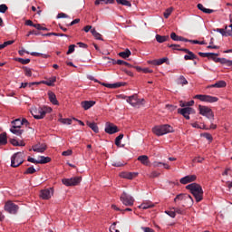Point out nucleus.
Wrapping results in <instances>:
<instances>
[{
    "label": "nucleus",
    "mask_w": 232,
    "mask_h": 232,
    "mask_svg": "<svg viewBox=\"0 0 232 232\" xmlns=\"http://www.w3.org/2000/svg\"><path fill=\"white\" fill-rule=\"evenodd\" d=\"M47 95L49 97L50 102H52L54 106H59V101L57 100L55 92L48 91Z\"/></svg>",
    "instance_id": "obj_18"
},
{
    "label": "nucleus",
    "mask_w": 232,
    "mask_h": 232,
    "mask_svg": "<svg viewBox=\"0 0 232 232\" xmlns=\"http://www.w3.org/2000/svg\"><path fill=\"white\" fill-rule=\"evenodd\" d=\"M75 52V44L69 45V49L66 53L67 55H70V53H73Z\"/></svg>",
    "instance_id": "obj_57"
},
{
    "label": "nucleus",
    "mask_w": 232,
    "mask_h": 232,
    "mask_svg": "<svg viewBox=\"0 0 232 232\" xmlns=\"http://www.w3.org/2000/svg\"><path fill=\"white\" fill-rule=\"evenodd\" d=\"M9 142H10V144H12L13 146H20V145H19V141H18L17 140H15V139H11V140H9Z\"/></svg>",
    "instance_id": "obj_62"
},
{
    "label": "nucleus",
    "mask_w": 232,
    "mask_h": 232,
    "mask_svg": "<svg viewBox=\"0 0 232 232\" xmlns=\"http://www.w3.org/2000/svg\"><path fill=\"white\" fill-rule=\"evenodd\" d=\"M226 86H227V83L226 82V81L221 80L217 82L214 84L208 85L207 88H226Z\"/></svg>",
    "instance_id": "obj_21"
},
{
    "label": "nucleus",
    "mask_w": 232,
    "mask_h": 232,
    "mask_svg": "<svg viewBox=\"0 0 232 232\" xmlns=\"http://www.w3.org/2000/svg\"><path fill=\"white\" fill-rule=\"evenodd\" d=\"M197 180V175H188L180 179V184H189V182H195Z\"/></svg>",
    "instance_id": "obj_16"
},
{
    "label": "nucleus",
    "mask_w": 232,
    "mask_h": 232,
    "mask_svg": "<svg viewBox=\"0 0 232 232\" xmlns=\"http://www.w3.org/2000/svg\"><path fill=\"white\" fill-rule=\"evenodd\" d=\"M8 12V5L2 4L0 5V14H6Z\"/></svg>",
    "instance_id": "obj_52"
},
{
    "label": "nucleus",
    "mask_w": 232,
    "mask_h": 232,
    "mask_svg": "<svg viewBox=\"0 0 232 232\" xmlns=\"http://www.w3.org/2000/svg\"><path fill=\"white\" fill-rule=\"evenodd\" d=\"M199 57H208L214 61V63H220V64H226V66H232V60L226 58H218V53H198Z\"/></svg>",
    "instance_id": "obj_2"
},
{
    "label": "nucleus",
    "mask_w": 232,
    "mask_h": 232,
    "mask_svg": "<svg viewBox=\"0 0 232 232\" xmlns=\"http://www.w3.org/2000/svg\"><path fill=\"white\" fill-rule=\"evenodd\" d=\"M31 114L36 121H41V119H44L45 117L44 109H43V107H34L31 110Z\"/></svg>",
    "instance_id": "obj_8"
},
{
    "label": "nucleus",
    "mask_w": 232,
    "mask_h": 232,
    "mask_svg": "<svg viewBox=\"0 0 232 232\" xmlns=\"http://www.w3.org/2000/svg\"><path fill=\"white\" fill-rule=\"evenodd\" d=\"M197 8L199 9L200 12H203V14H213L214 12L212 9H208L204 7L202 4H198Z\"/></svg>",
    "instance_id": "obj_34"
},
{
    "label": "nucleus",
    "mask_w": 232,
    "mask_h": 232,
    "mask_svg": "<svg viewBox=\"0 0 232 232\" xmlns=\"http://www.w3.org/2000/svg\"><path fill=\"white\" fill-rule=\"evenodd\" d=\"M186 189H188L193 195L196 202H201L204 199V190L202 186L198 183H191L186 186Z\"/></svg>",
    "instance_id": "obj_1"
},
{
    "label": "nucleus",
    "mask_w": 232,
    "mask_h": 232,
    "mask_svg": "<svg viewBox=\"0 0 232 232\" xmlns=\"http://www.w3.org/2000/svg\"><path fill=\"white\" fill-rule=\"evenodd\" d=\"M178 52H184L185 53H188L184 56L185 61H194V59H197L198 61L199 60L198 56L188 48L178 49Z\"/></svg>",
    "instance_id": "obj_13"
},
{
    "label": "nucleus",
    "mask_w": 232,
    "mask_h": 232,
    "mask_svg": "<svg viewBox=\"0 0 232 232\" xmlns=\"http://www.w3.org/2000/svg\"><path fill=\"white\" fill-rule=\"evenodd\" d=\"M138 160L143 164V166H150V158L146 155L138 157Z\"/></svg>",
    "instance_id": "obj_25"
},
{
    "label": "nucleus",
    "mask_w": 232,
    "mask_h": 232,
    "mask_svg": "<svg viewBox=\"0 0 232 232\" xmlns=\"http://www.w3.org/2000/svg\"><path fill=\"white\" fill-rule=\"evenodd\" d=\"M115 0H95L94 5L99 6V5H113Z\"/></svg>",
    "instance_id": "obj_32"
},
{
    "label": "nucleus",
    "mask_w": 232,
    "mask_h": 232,
    "mask_svg": "<svg viewBox=\"0 0 232 232\" xmlns=\"http://www.w3.org/2000/svg\"><path fill=\"white\" fill-rule=\"evenodd\" d=\"M11 124L13 125L12 128H18L21 129V126H23V123H21V119H15L14 120Z\"/></svg>",
    "instance_id": "obj_40"
},
{
    "label": "nucleus",
    "mask_w": 232,
    "mask_h": 232,
    "mask_svg": "<svg viewBox=\"0 0 232 232\" xmlns=\"http://www.w3.org/2000/svg\"><path fill=\"white\" fill-rule=\"evenodd\" d=\"M202 137H205L208 140L213 141V136L210 133L205 132L201 134Z\"/></svg>",
    "instance_id": "obj_56"
},
{
    "label": "nucleus",
    "mask_w": 232,
    "mask_h": 232,
    "mask_svg": "<svg viewBox=\"0 0 232 232\" xmlns=\"http://www.w3.org/2000/svg\"><path fill=\"white\" fill-rule=\"evenodd\" d=\"M151 208H155V204L151 201L143 202L139 206L140 209H151Z\"/></svg>",
    "instance_id": "obj_24"
},
{
    "label": "nucleus",
    "mask_w": 232,
    "mask_h": 232,
    "mask_svg": "<svg viewBox=\"0 0 232 232\" xmlns=\"http://www.w3.org/2000/svg\"><path fill=\"white\" fill-rule=\"evenodd\" d=\"M53 197V188H44L40 191L42 200H50Z\"/></svg>",
    "instance_id": "obj_10"
},
{
    "label": "nucleus",
    "mask_w": 232,
    "mask_h": 232,
    "mask_svg": "<svg viewBox=\"0 0 232 232\" xmlns=\"http://www.w3.org/2000/svg\"><path fill=\"white\" fill-rule=\"evenodd\" d=\"M73 151L72 150H64L62 155L63 157H70V155H72Z\"/></svg>",
    "instance_id": "obj_61"
},
{
    "label": "nucleus",
    "mask_w": 232,
    "mask_h": 232,
    "mask_svg": "<svg viewBox=\"0 0 232 232\" xmlns=\"http://www.w3.org/2000/svg\"><path fill=\"white\" fill-rule=\"evenodd\" d=\"M152 133L158 137L166 135L167 133H173V127L169 124L155 126L152 129Z\"/></svg>",
    "instance_id": "obj_3"
},
{
    "label": "nucleus",
    "mask_w": 232,
    "mask_h": 232,
    "mask_svg": "<svg viewBox=\"0 0 232 232\" xmlns=\"http://www.w3.org/2000/svg\"><path fill=\"white\" fill-rule=\"evenodd\" d=\"M30 55H33L34 57H43L44 59H48V57H50V55L48 54H44L36 52H32Z\"/></svg>",
    "instance_id": "obj_43"
},
{
    "label": "nucleus",
    "mask_w": 232,
    "mask_h": 232,
    "mask_svg": "<svg viewBox=\"0 0 232 232\" xmlns=\"http://www.w3.org/2000/svg\"><path fill=\"white\" fill-rule=\"evenodd\" d=\"M139 175V173L137 172H121L120 174V177L121 179H127L128 180H132V179H135V177H137Z\"/></svg>",
    "instance_id": "obj_19"
},
{
    "label": "nucleus",
    "mask_w": 232,
    "mask_h": 232,
    "mask_svg": "<svg viewBox=\"0 0 232 232\" xmlns=\"http://www.w3.org/2000/svg\"><path fill=\"white\" fill-rule=\"evenodd\" d=\"M120 199L124 206H133V204H135V199L133 198V197H131L126 192H123L121 194Z\"/></svg>",
    "instance_id": "obj_9"
},
{
    "label": "nucleus",
    "mask_w": 232,
    "mask_h": 232,
    "mask_svg": "<svg viewBox=\"0 0 232 232\" xmlns=\"http://www.w3.org/2000/svg\"><path fill=\"white\" fill-rule=\"evenodd\" d=\"M10 44H14V40H9L5 42L4 44H0V48L5 49L6 46H10Z\"/></svg>",
    "instance_id": "obj_54"
},
{
    "label": "nucleus",
    "mask_w": 232,
    "mask_h": 232,
    "mask_svg": "<svg viewBox=\"0 0 232 232\" xmlns=\"http://www.w3.org/2000/svg\"><path fill=\"white\" fill-rule=\"evenodd\" d=\"M120 57H121L122 59H128V57H130V55H131V51H130V49H126L124 52H121L118 54Z\"/></svg>",
    "instance_id": "obj_37"
},
{
    "label": "nucleus",
    "mask_w": 232,
    "mask_h": 232,
    "mask_svg": "<svg viewBox=\"0 0 232 232\" xmlns=\"http://www.w3.org/2000/svg\"><path fill=\"white\" fill-rule=\"evenodd\" d=\"M173 10V7H169L165 10V12L163 13V16L165 17V19H168L171 15Z\"/></svg>",
    "instance_id": "obj_44"
},
{
    "label": "nucleus",
    "mask_w": 232,
    "mask_h": 232,
    "mask_svg": "<svg viewBox=\"0 0 232 232\" xmlns=\"http://www.w3.org/2000/svg\"><path fill=\"white\" fill-rule=\"evenodd\" d=\"M178 86H186V84H188V80L186 79V77H184V75H180L177 81H176Z\"/></svg>",
    "instance_id": "obj_30"
},
{
    "label": "nucleus",
    "mask_w": 232,
    "mask_h": 232,
    "mask_svg": "<svg viewBox=\"0 0 232 232\" xmlns=\"http://www.w3.org/2000/svg\"><path fill=\"white\" fill-rule=\"evenodd\" d=\"M124 139V134L121 133L119 136L115 138V146L121 148V140Z\"/></svg>",
    "instance_id": "obj_42"
},
{
    "label": "nucleus",
    "mask_w": 232,
    "mask_h": 232,
    "mask_svg": "<svg viewBox=\"0 0 232 232\" xmlns=\"http://www.w3.org/2000/svg\"><path fill=\"white\" fill-rule=\"evenodd\" d=\"M72 178L71 179H62V184H63L64 186H67V187H72L73 184V182L72 181Z\"/></svg>",
    "instance_id": "obj_47"
},
{
    "label": "nucleus",
    "mask_w": 232,
    "mask_h": 232,
    "mask_svg": "<svg viewBox=\"0 0 232 232\" xmlns=\"http://www.w3.org/2000/svg\"><path fill=\"white\" fill-rule=\"evenodd\" d=\"M115 226H117V223H116V222H114V223L112 224V227H110V231H111V232H121V231H119V230H117V229L115 228Z\"/></svg>",
    "instance_id": "obj_64"
},
{
    "label": "nucleus",
    "mask_w": 232,
    "mask_h": 232,
    "mask_svg": "<svg viewBox=\"0 0 232 232\" xmlns=\"http://www.w3.org/2000/svg\"><path fill=\"white\" fill-rule=\"evenodd\" d=\"M41 82L46 86H55V82H57V77L53 76L48 81H41Z\"/></svg>",
    "instance_id": "obj_22"
},
{
    "label": "nucleus",
    "mask_w": 232,
    "mask_h": 232,
    "mask_svg": "<svg viewBox=\"0 0 232 232\" xmlns=\"http://www.w3.org/2000/svg\"><path fill=\"white\" fill-rule=\"evenodd\" d=\"M5 211L10 213V215H17L19 211V206L15 205L14 201L8 200L5 204Z\"/></svg>",
    "instance_id": "obj_7"
},
{
    "label": "nucleus",
    "mask_w": 232,
    "mask_h": 232,
    "mask_svg": "<svg viewBox=\"0 0 232 232\" xmlns=\"http://www.w3.org/2000/svg\"><path fill=\"white\" fill-rule=\"evenodd\" d=\"M198 110L199 115L207 117V119H209V121H215V113L213 112V110H211V108L204 105H198Z\"/></svg>",
    "instance_id": "obj_6"
},
{
    "label": "nucleus",
    "mask_w": 232,
    "mask_h": 232,
    "mask_svg": "<svg viewBox=\"0 0 232 232\" xmlns=\"http://www.w3.org/2000/svg\"><path fill=\"white\" fill-rule=\"evenodd\" d=\"M82 107L83 110H90L92 106H95V102L94 101H84L82 102Z\"/></svg>",
    "instance_id": "obj_23"
},
{
    "label": "nucleus",
    "mask_w": 232,
    "mask_h": 232,
    "mask_svg": "<svg viewBox=\"0 0 232 232\" xmlns=\"http://www.w3.org/2000/svg\"><path fill=\"white\" fill-rule=\"evenodd\" d=\"M59 122H62V124H72V119L70 118H60Z\"/></svg>",
    "instance_id": "obj_48"
},
{
    "label": "nucleus",
    "mask_w": 232,
    "mask_h": 232,
    "mask_svg": "<svg viewBox=\"0 0 232 232\" xmlns=\"http://www.w3.org/2000/svg\"><path fill=\"white\" fill-rule=\"evenodd\" d=\"M142 101H144V99L142 100L139 99L138 94H133L131 96H129L127 99V102H129V104H130L131 106H139V104H140Z\"/></svg>",
    "instance_id": "obj_14"
},
{
    "label": "nucleus",
    "mask_w": 232,
    "mask_h": 232,
    "mask_svg": "<svg viewBox=\"0 0 232 232\" xmlns=\"http://www.w3.org/2000/svg\"><path fill=\"white\" fill-rule=\"evenodd\" d=\"M118 5H121L122 6H129L131 7V2L128 0H116Z\"/></svg>",
    "instance_id": "obj_41"
},
{
    "label": "nucleus",
    "mask_w": 232,
    "mask_h": 232,
    "mask_svg": "<svg viewBox=\"0 0 232 232\" xmlns=\"http://www.w3.org/2000/svg\"><path fill=\"white\" fill-rule=\"evenodd\" d=\"M49 162H52V158L50 157L41 156L38 160V164H48Z\"/></svg>",
    "instance_id": "obj_36"
},
{
    "label": "nucleus",
    "mask_w": 232,
    "mask_h": 232,
    "mask_svg": "<svg viewBox=\"0 0 232 232\" xmlns=\"http://www.w3.org/2000/svg\"><path fill=\"white\" fill-rule=\"evenodd\" d=\"M217 32H218L219 34H221V35L225 36V37H231L232 34L231 31H227V25L225 26V29H217Z\"/></svg>",
    "instance_id": "obj_28"
},
{
    "label": "nucleus",
    "mask_w": 232,
    "mask_h": 232,
    "mask_svg": "<svg viewBox=\"0 0 232 232\" xmlns=\"http://www.w3.org/2000/svg\"><path fill=\"white\" fill-rule=\"evenodd\" d=\"M194 99H198L199 101L204 102L206 99V94H197L194 96Z\"/></svg>",
    "instance_id": "obj_58"
},
{
    "label": "nucleus",
    "mask_w": 232,
    "mask_h": 232,
    "mask_svg": "<svg viewBox=\"0 0 232 232\" xmlns=\"http://www.w3.org/2000/svg\"><path fill=\"white\" fill-rule=\"evenodd\" d=\"M170 39H172V41H181L182 43H188V41H189L188 38H184V36L178 35L175 32L170 34Z\"/></svg>",
    "instance_id": "obj_20"
},
{
    "label": "nucleus",
    "mask_w": 232,
    "mask_h": 232,
    "mask_svg": "<svg viewBox=\"0 0 232 232\" xmlns=\"http://www.w3.org/2000/svg\"><path fill=\"white\" fill-rule=\"evenodd\" d=\"M200 130H217V124L211 123L209 127L203 124V127H201Z\"/></svg>",
    "instance_id": "obj_51"
},
{
    "label": "nucleus",
    "mask_w": 232,
    "mask_h": 232,
    "mask_svg": "<svg viewBox=\"0 0 232 232\" xmlns=\"http://www.w3.org/2000/svg\"><path fill=\"white\" fill-rule=\"evenodd\" d=\"M156 41L160 44L166 43V41H169V35L156 34Z\"/></svg>",
    "instance_id": "obj_29"
},
{
    "label": "nucleus",
    "mask_w": 232,
    "mask_h": 232,
    "mask_svg": "<svg viewBox=\"0 0 232 232\" xmlns=\"http://www.w3.org/2000/svg\"><path fill=\"white\" fill-rule=\"evenodd\" d=\"M32 150L33 151H34L35 153H44V150H48V146H46V144H36V145H34L32 147Z\"/></svg>",
    "instance_id": "obj_17"
},
{
    "label": "nucleus",
    "mask_w": 232,
    "mask_h": 232,
    "mask_svg": "<svg viewBox=\"0 0 232 232\" xmlns=\"http://www.w3.org/2000/svg\"><path fill=\"white\" fill-rule=\"evenodd\" d=\"M168 48H172L173 51L177 50L179 52V50H180L181 48H177V46H180V44H167Z\"/></svg>",
    "instance_id": "obj_60"
},
{
    "label": "nucleus",
    "mask_w": 232,
    "mask_h": 232,
    "mask_svg": "<svg viewBox=\"0 0 232 232\" xmlns=\"http://www.w3.org/2000/svg\"><path fill=\"white\" fill-rule=\"evenodd\" d=\"M100 84H102V86H105V88L117 89L121 88V86H126L128 83L126 82H118L115 83L100 82Z\"/></svg>",
    "instance_id": "obj_15"
},
{
    "label": "nucleus",
    "mask_w": 232,
    "mask_h": 232,
    "mask_svg": "<svg viewBox=\"0 0 232 232\" xmlns=\"http://www.w3.org/2000/svg\"><path fill=\"white\" fill-rule=\"evenodd\" d=\"M71 179L72 181V183H71V185H72V186H79L81 184V182H82V177H81V176L73 177Z\"/></svg>",
    "instance_id": "obj_35"
},
{
    "label": "nucleus",
    "mask_w": 232,
    "mask_h": 232,
    "mask_svg": "<svg viewBox=\"0 0 232 232\" xmlns=\"http://www.w3.org/2000/svg\"><path fill=\"white\" fill-rule=\"evenodd\" d=\"M105 133H108L109 135H113L114 133H119L121 130H119V127L117 125L108 121L106 122V127L104 130Z\"/></svg>",
    "instance_id": "obj_12"
},
{
    "label": "nucleus",
    "mask_w": 232,
    "mask_h": 232,
    "mask_svg": "<svg viewBox=\"0 0 232 232\" xmlns=\"http://www.w3.org/2000/svg\"><path fill=\"white\" fill-rule=\"evenodd\" d=\"M37 171L34 166H31L26 169V170L24 172V175H34Z\"/></svg>",
    "instance_id": "obj_45"
},
{
    "label": "nucleus",
    "mask_w": 232,
    "mask_h": 232,
    "mask_svg": "<svg viewBox=\"0 0 232 232\" xmlns=\"http://www.w3.org/2000/svg\"><path fill=\"white\" fill-rule=\"evenodd\" d=\"M8 144V136L6 132L0 134V146H6Z\"/></svg>",
    "instance_id": "obj_26"
},
{
    "label": "nucleus",
    "mask_w": 232,
    "mask_h": 232,
    "mask_svg": "<svg viewBox=\"0 0 232 232\" xmlns=\"http://www.w3.org/2000/svg\"><path fill=\"white\" fill-rule=\"evenodd\" d=\"M22 68L24 69V75L26 77H32V69H30V68L26 67V66H23Z\"/></svg>",
    "instance_id": "obj_49"
},
{
    "label": "nucleus",
    "mask_w": 232,
    "mask_h": 232,
    "mask_svg": "<svg viewBox=\"0 0 232 232\" xmlns=\"http://www.w3.org/2000/svg\"><path fill=\"white\" fill-rule=\"evenodd\" d=\"M178 113L182 115L187 121H189V115L195 113V109L191 107H185L182 109H178Z\"/></svg>",
    "instance_id": "obj_11"
},
{
    "label": "nucleus",
    "mask_w": 232,
    "mask_h": 232,
    "mask_svg": "<svg viewBox=\"0 0 232 232\" xmlns=\"http://www.w3.org/2000/svg\"><path fill=\"white\" fill-rule=\"evenodd\" d=\"M156 61H157V66H160V64H164V63H168L169 59L168 57H163Z\"/></svg>",
    "instance_id": "obj_53"
},
{
    "label": "nucleus",
    "mask_w": 232,
    "mask_h": 232,
    "mask_svg": "<svg viewBox=\"0 0 232 232\" xmlns=\"http://www.w3.org/2000/svg\"><path fill=\"white\" fill-rule=\"evenodd\" d=\"M150 179H157V177H160V172L157 170H153L150 175Z\"/></svg>",
    "instance_id": "obj_55"
},
{
    "label": "nucleus",
    "mask_w": 232,
    "mask_h": 232,
    "mask_svg": "<svg viewBox=\"0 0 232 232\" xmlns=\"http://www.w3.org/2000/svg\"><path fill=\"white\" fill-rule=\"evenodd\" d=\"M134 69L138 72H142L143 73H153V70H150V68H141L140 66H135Z\"/></svg>",
    "instance_id": "obj_38"
},
{
    "label": "nucleus",
    "mask_w": 232,
    "mask_h": 232,
    "mask_svg": "<svg viewBox=\"0 0 232 232\" xmlns=\"http://www.w3.org/2000/svg\"><path fill=\"white\" fill-rule=\"evenodd\" d=\"M24 162V152H16L11 157V168H19Z\"/></svg>",
    "instance_id": "obj_4"
},
{
    "label": "nucleus",
    "mask_w": 232,
    "mask_h": 232,
    "mask_svg": "<svg viewBox=\"0 0 232 232\" xmlns=\"http://www.w3.org/2000/svg\"><path fill=\"white\" fill-rule=\"evenodd\" d=\"M14 61L17 63H20L21 64H29L30 63V58H14Z\"/></svg>",
    "instance_id": "obj_46"
},
{
    "label": "nucleus",
    "mask_w": 232,
    "mask_h": 232,
    "mask_svg": "<svg viewBox=\"0 0 232 232\" xmlns=\"http://www.w3.org/2000/svg\"><path fill=\"white\" fill-rule=\"evenodd\" d=\"M218 99L215 96L205 95L204 102H218Z\"/></svg>",
    "instance_id": "obj_39"
},
{
    "label": "nucleus",
    "mask_w": 232,
    "mask_h": 232,
    "mask_svg": "<svg viewBox=\"0 0 232 232\" xmlns=\"http://www.w3.org/2000/svg\"><path fill=\"white\" fill-rule=\"evenodd\" d=\"M10 131L14 135H17L18 137H21V135H23V133H24V130H21L19 128H14V127L10 128Z\"/></svg>",
    "instance_id": "obj_33"
},
{
    "label": "nucleus",
    "mask_w": 232,
    "mask_h": 232,
    "mask_svg": "<svg viewBox=\"0 0 232 232\" xmlns=\"http://www.w3.org/2000/svg\"><path fill=\"white\" fill-rule=\"evenodd\" d=\"M112 64H119L120 66H127L128 68H135V66L131 65L130 63L124 60H117L112 63Z\"/></svg>",
    "instance_id": "obj_27"
},
{
    "label": "nucleus",
    "mask_w": 232,
    "mask_h": 232,
    "mask_svg": "<svg viewBox=\"0 0 232 232\" xmlns=\"http://www.w3.org/2000/svg\"><path fill=\"white\" fill-rule=\"evenodd\" d=\"M141 229L144 231V232H155V230L153 228H150L149 227H141Z\"/></svg>",
    "instance_id": "obj_63"
},
{
    "label": "nucleus",
    "mask_w": 232,
    "mask_h": 232,
    "mask_svg": "<svg viewBox=\"0 0 232 232\" xmlns=\"http://www.w3.org/2000/svg\"><path fill=\"white\" fill-rule=\"evenodd\" d=\"M86 124L89 128H91V130H92V131H94V133H99V126H97V123L95 121H86Z\"/></svg>",
    "instance_id": "obj_31"
},
{
    "label": "nucleus",
    "mask_w": 232,
    "mask_h": 232,
    "mask_svg": "<svg viewBox=\"0 0 232 232\" xmlns=\"http://www.w3.org/2000/svg\"><path fill=\"white\" fill-rule=\"evenodd\" d=\"M179 201L188 203L187 205H183V208H186V206L191 208V206H193V198L191 197V195L188 194H178L174 198V202L177 203Z\"/></svg>",
    "instance_id": "obj_5"
},
{
    "label": "nucleus",
    "mask_w": 232,
    "mask_h": 232,
    "mask_svg": "<svg viewBox=\"0 0 232 232\" xmlns=\"http://www.w3.org/2000/svg\"><path fill=\"white\" fill-rule=\"evenodd\" d=\"M207 48H208L209 50H219V49H220V46H218V45H213V38H211V39H210L209 45H208Z\"/></svg>",
    "instance_id": "obj_50"
},
{
    "label": "nucleus",
    "mask_w": 232,
    "mask_h": 232,
    "mask_svg": "<svg viewBox=\"0 0 232 232\" xmlns=\"http://www.w3.org/2000/svg\"><path fill=\"white\" fill-rule=\"evenodd\" d=\"M93 37L97 40V41H104V39L102 38V35L101 34H99L98 32H96L93 34Z\"/></svg>",
    "instance_id": "obj_59"
}]
</instances>
